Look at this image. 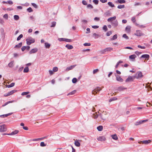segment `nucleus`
I'll list each match as a JSON object with an SVG mask.
<instances>
[{"label":"nucleus","mask_w":152,"mask_h":152,"mask_svg":"<svg viewBox=\"0 0 152 152\" xmlns=\"http://www.w3.org/2000/svg\"><path fill=\"white\" fill-rule=\"evenodd\" d=\"M82 22L84 24H86L87 23V21L86 20L84 19L82 20Z\"/></svg>","instance_id":"nucleus-50"},{"label":"nucleus","mask_w":152,"mask_h":152,"mask_svg":"<svg viewBox=\"0 0 152 152\" xmlns=\"http://www.w3.org/2000/svg\"><path fill=\"white\" fill-rule=\"evenodd\" d=\"M45 47L47 48H49L50 46V44L48 42H45Z\"/></svg>","instance_id":"nucleus-25"},{"label":"nucleus","mask_w":152,"mask_h":152,"mask_svg":"<svg viewBox=\"0 0 152 152\" xmlns=\"http://www.w3.org/2000/svg\"><path fill=\"white\" fill-rule=\"evenodd\" d=\"M125 6L124 5H118V9H122L124 8Z\"/></svg>","instance_id":"nucleus-45"},{"label":"nucleus","mask_w":152,"mask_h":152,"mask_svg":"<svg viewBox=\"0 0 152 152\" xmlns=\"http://www.w3.org/2000/svg\"><path fill=\"white\" fill-rule=\"evenodd\" d=\"M113 24L114 26H117L118 24L117 21V20L115 21L113 23Z\"/></svg>","instance_id":"nucleus-51"},{"label":"nucleus","mask_w":152,"mask_h":152,"mask_svg":"<svg viewBox=\"0 0 152 152\" xmlns=\"http://www.w3.org/2000/svg\"><path fill=\"white\" fill-rule=\"evenodd\" d=\"M8 66L10 67H12L14 66V61H11L8 64Z\"/></svg>","instance_id":"nucleus-20"},{"label":"nucleus","mask_w":152,"mask_h":152,"mask_svg":"<svg viewBox=\"0 0 152 152\" xmlns=\"http://www.w3.org/2000/svg\"><path fill=\"white\" fill-rule=\"evenodd\" d=\"M136 57V56L134 55H132L129 56V58L131 59H134Z\"/></svg>","instance_id":"nucleus-26"},{"label":"nucleus","mask_w":152,"mask_h":152,"mask_svg":"<svg viewBox=\"0 0 152 152\" xmlns=\"http://www.w3.org/2000/svg\"><path fill=\"white\" fill-rule=\"evenodd\" d=\"M143 123L142 121H140L138 122H137L135 123V125H138Z\"/></svg>","instance_id":"nucleus-29"},{"label":"nucleus","mask_w":152,"mask_h":152,"mask_svg":"<svg viewBox=\"0 0 152 152\" xmlns=\"http://www.w3.org/2000/svg\"><path fill=\"white\" fill-rule=\"evenodd\" d=\"M93 2L95 4H97L98 3L99 1L97 0H94L93 1Z\"/></svg>","instance_id":"nucleus-58"},{"label":"nucleus","mask_w":152,"mask_h":152,"mask_svg":"<svg viewBox=\"0 0 152 152\" xmlns=\"http://www.w3.org/2000/svg\"><path fill=\"white\" fill-rule=\"evenodd\" d=\"M26 43L28 45H30L31 43L35 42V39L31 37H29L26 39Z\"/></svg>","instance_id":"nucleus-1"},{"label":"nucleus","mask_w":152,"mask_h":152,"mask_svg":"<svg viewBox=\"0 0 152 152\" xmlns=\"http://www.w3.org/2000/svg\"><path fill=\"white\" fill-rule=\"evenodd\" d=\"M85 46H89L91 45V44L90 43H86L84 44Z\"/></svg>","instance_id":"nucleus-55"},{"label":"nucleus","mask_w":152,"mask_h":152,"mask_svg":"<svg viewBox=\"0 0 152 152\" xmlns=\"http://www.w3.org/2000/svg\"><path fill=\"white\" fill-rule=\"evenodd\" d=\"M92 117H93V118H94V119L97 118L98 117V115L97 114V112L93 114L92 115Z\"/></svg>","instance_id":"nucleus-22"},{"label":"nucleus","mask_w":152,"mask_h":152,"mask_svg":"<svg viewBox=\"0 0 152 152\" xmlns=\"http://www.w3.org/2000/svg\"><path fill=\"white\" fill-rule=\"evenodd\" d=\"M100 116L101 118L104 120H105L106 118V115L105 114H100Z\"/></svg>","instance_id":"nucleus-16"},{"label":"nucleus","mask_w":152,"mask_h":152,"mask_svg":"<svg viewBox=\"0 0 152 152\" xmlns=\"http://www.w3.org/2000/svg\"><path fill=\"white\" fill-rule=\"evenodd\" d=\"M103 128V126H99L97 128V130L99 131H102Z\"/></svg>","instance_id":"nucleus-28"},{"label":"nucleus","mask_w":152,"mask_h":152,"mask_svg":"<svg viewBox=\"0 0 152 152\" xmlns=\"http://www.w3.org/2000/svg\"><path fill=\"white\" fill-rule=\"evenodd\" d=\"M23 37V35L22 34H20L17 38V40L18 41L20 40L21 38H22Z\"/></svg>","instance_id":"nucleus-41"},{"label":"nucleus","mask_w":152,"mask_h":152,"mask_svg":"<svg viewBox=\"0 0 152 152\" xmlns=\"http://www.w3.org/2000/svg\"><path fill=\"white\" fill-rule=\"evenodd\" d=\"M14 19L16 20H18L19 18V16L18 15H15L14 16Z\"/></svg>","instance_id":"nucleus-40"},{"label":"nucleus","mask_w":152,"mask_h":152,"mask_svg":"<svg viewBox=\"0 0 152 152\" xmlns=\"http://www.w3.org/2000/svg\"><path fill=\"white\" fill-rule=\"evenodd\" d=\"M38 50V49L37 48H34L32 49L29 52V53L30 54H32L33 53H35L37 52Z\"/></svg>","instance_id":"nucleus-8"},{"label":"nucleus","mask_w":152,"mask_h":152,"mask_svg":"<svg viewBox=\"0 0 152 152\" xmlns=\"http://www.w3.org/2000/svg\"><path fill=\"white\" fill-rule=\"evenodd\" d=\"M32 5L35 8H37V6L35 4L33 3H32Z\"/></svg>","instance_id":"nucleus-60"},{"label":"nucleus","mask_w":152,"mask_h":152,"mask_svg":"<svg viewBox=\"0 0 152 152\" xmlns=\"http://www.w3.org/2000/svg\"><path fill=\"white\" fill-rule=\"evenodd\" d=\"M26 46H23L22 48H21V50H22L23 51H24L25 49H26Z\"/></svg>","instance_id":"nucleus-63"},{"label":"nucleus","mask_w":152,"mask_h":152,"mask_svg":"<svg viewBox=\"0 0 152 152\" xmlns=\"http://www.w3.org/2000/svg\"><path fill=\"white\" fill-rule=\"evenodd\" d=\"M134 35L137 36H141L143 35L144 34L141 32V31L139 30H137L136 32L134 34Z\"/></svg>","instance_id":"nucleus-5"},{"label":"nucleus","mask_w":152,"mask_h":152,"mask_svg":"<svg viewBox=\"0 0 152 152\" xmlns=\"http://www.w3.org/2000/svg\"><path fill=\"white\" fill-rule=\"evenodd\" d=\"M149 58V56L147 54H144L142 55L140 58H145V60H148Z\"/></svg>","instance_id":"nucleus-12"},{"label":"nucleus","mask_w":152,"mask_h":152,"mask_svg":"<svg viewBox=\"0 0 152 152\" xmlns=\"http://www.w3.org/2000/svg\"><path fill=\"white\" fill-rule=\"evenodd\" d=\"M99 69H94L93 71V74H95V73H96L99 71Z\"/></svg>","instance_id":"nucleus-48"},{"label":"nucleus","mask_w":152,"mask_h":152,"mask_svg":"<svg viewBox=\"0 0 152 152\" xmlns=\"http://www.w3.org/2000/svg\"><path fill=\"white\" fill-rule=\"evenodd\" d=\"M126 88H124L123 87H119L118 88V90L121 91H124V89H126Z\"/></svg>","instance_id":"nucleus-37"},{"label":"nucleus","mask_w":152,"mask_h":152,"mask_svg":"<svg viewBox=\"0 0 152 152\" xmlns=\"http://www.w3.org/2000/svg\"><path fill=\"white\" fill-rule=\"evenodd\" d=\"M117 35L116 34H115L113 37L111 39V40H114L117 38Z\"/></svg>","instance_id":"nucleus-43"},{"label":"nucleus","mask_w":152,"mask_h":152,"mask_svg":"<svg viewBox=\"0 0 152 152\" xmlns=\"http://www.w3.org/2000/svg\"><path fill=\"white\" fill-rule=\"evenodd\" d=\"M19 132V131L18 130H15L14 131L10 133H9L7 135H13L17 134Z\"/></svg>","instance_id":"nucleus-10"},{"label":"nucleus","mask_w":152,"mask_h":152,"mask_svg":"<svg viewBox=\"0 0 152 152\" xmlns=\"http://www.w3.org/2000/svg\"><path fill=\"white\" fill-rule=\"evenodd\" d=\"M97 140L98 141H103L106 140V138L104 136H100L97 138Z\"/></svg>","instance_id":"nucleus-9"},{"label":"nucleus","mask_w":152,"mask_h":152,"mask_svg":"<svg viewBox=\"0 0 152 152\" xmlns=\"http://www.w3.org/2000/svg\"><path fill=\"white\" fill-rule=\"evenodd\" d=\"M112 33L111 31H109L107 33L106 35L107 36H109L112 34Z\"/></svg>","instance_id":"nucleus-52"},{"label":"nucleus","mask_w":152,"mask_h":152,"mask_svg":"<svg viewBox=\"0 0 152 152\" xmlns=\"http://www.w3.org/2000/svg\"><path fill=\"white\" fill-rule=\"evenodd\" d=\"M76 92V91L75 90H74L72 91L71 92L68 93L67 94V96H69L70 95H73L74 94H75Z\"/></svg>","instance_id":"nucleus-36"},{"label":"nucleus","mask_w":152,"mask_h":152,"mask_svg":"<svg viewBox=\"0 0 152 152\" xmlns=\"http://www.w3.org/2000/svg\"><path fill=\"white\" fill-rule=\"evenodd\" d=\"M77 82V79L76 78H73L72 80V82L73 83H75Z\"/></svg>","instance_id":"nucleus-47"},{"label":"nucleus","mask_w":152,"mask_h":152,"mask_svg":"<svg viewBox=\"0 0 152 152\" xmlns=\"http://www.w3.org/2000/svg\"><path fill=\"white\" fill-rule=\"evenodd\" d=\"M151 140H145L143 141H141L142 143L145 144H148L151 142Z\"/></svg>","instance_id":"nucleus-15"},{"label":"nucleus","mask_w":152,"mask_h":152,"mask_svg":"<svg viewBox=\"0 0 152 152\" xmlns=\"http://www.w3.org/2000/svg\"><path fill=\"white\" fill-rule=\"evenodd\" d=\"M65 47L69 50L72 49L73 48V46L72 45L68 44L66 45Z\"/></svg>","instance_id":"nucleus-21"},{"label":"nucleus","mask_w":152,"mask_h":152,"mask_svg":"<svg viewBox=\"0 0 152 152\" xmlns=\"http://www.w3.org/2000/svg\"><path fill=\"white\" fill-rule=\"evenodd\" d=\"M101 88L100 87H97L92 91V93L93 94L95 95L98 92L101 91Z\"/></svg>","instance_id":"nucleus-4"},{"label":"nucleus","mask_w":152,"mask_h":152,"mask_svg":"<svg viewBox=\"0 0 152 152\" xmlns=\"http://www.w3.org/2000/svg\"><path fill=\"white\" fill-rule=\"evenodd\" d=\"M93 37H94V38L96 39L98 38L99 37H100V35L97 34L95 33H94L93 35Z\"/></svg>","instance_id":"nucleus-23"},{"label":"nucleus","mask_w":152,"mask_h":152,"mask_svg":"<svg viewBox=\"0 0 152 152\" xmlns=\"http://www.w3.org/2000/svg\"><path fill=\"white\" fill-rule=\"evenodd\" d=\"M53 70L54 72H57L58 70V68L57 67H54L53 68Z\"/></svg>","instance_id":"nucleus-46"},{"label":"nucleus","mask_w":152,"mask_h":152,"mask_svg":"<svg viewBox=\"0 0 152 152\" xmlns=\"http://www.w3.org/2000/svg\"><path fill=\"white\" fill-rule=\"evenodd\" d=\"M12 114V113H9L7 114H5V115H0V117L1 118H4L5 117H7L9 115H11Z\"/></svg>","instance_id":"nucleus-19"},{"label":"nucleus","mask_w":152,"mask_h":152,"mask_svg":"<svg viewBox=\"0 0 152 152\" xmlns=\"http://www.w3.org/2000/svg\"><path fill=\"white\" fill-rule=\"evenodd\" d=\"M13 55L14 57L16 58L18 56L19 54L16 53H14L13 54Z\"/></svg>","instance_id":"nucleus-61"},{"label":"nucleus","mask_w":152,"mask_h":152,"mask_svg":"<svg viewBox=\"0 0 152 152\" xmlns=\"http://www.w3.org/2000/svg\"><path fill=\"white\" fill-rule=\"evenodd\" d=\"M123 37L125 38L126 39H129V38L128 36H127L126 34H124L123 35Z\"/></svg>","instance_id":"nucleus-42"},{"label":"nucleus","mask_w":152,"mask_h":152,"mask_svg":"<svg viewBox=\"0 0 152 152\" xmlns=\"http://www.w3.org/2000/svg\"><path fill=\"white\" fill-rule=\"evenodd\" d=\"M79 140H75V145L77 147H80V143L78 141Z\"/></svg>","instance_id":"nucleus-14"},{"label":"nucleus","mask_w":152,"mask_h":152,"mask_svg":"<svg viewBox=\"0 0 152 152\" xmlns=\"http://www.w3.org/2000/svg\"><path fill=\"white\" fill-rule=\"evenodd\" d=\"M56 22H52V25L51 26V27H54L56 26Z\"/></svg>","instance_id":"nucleus-44"},{"label":"nucleus","mask_w":152,"mask_h":152,"mask_svg":"<svg viewBox=\"0 0 152 152\" xmlns=\"http://www.w3.org/2000/svg\"><path fill=\"white\" fill-rule=\"evenodd\" d=\"M132 21L134 23L136 21L135 20V17H133L132 18Z\"/></svg>","instance_id":"nucleus-57"},{"label":"nucleus","mask_w":152,"mask_h":152,"mask_svg":"<svg viewBox=\"0 0 152 152\" xmlns=\"http://www.w3.org/2000/svg\"><path fill=\"white\" fill-rule=\"evenodd\" d=\"M22 42H20L18 44V45H16L15 46V48H19L22 45Z\"/></svg>","instance_id":"nucleus-31"},{"label":"nucleus","mask_w":152,"mask_h":152,"mask_svg":"<svg viewBox=\"0 0 152 152\" xmlns=\"http://www.w3.org/2000/svg\"><path fill=\"white\" fill-rule=\"evenodd\" d=\"M116 18V17L115 16H114L113 17H111L107 19V21L109 22H111L113 21V20H115Z\"/></svg>","instance_id":"nucleus-17"},{"label":"nucleus","mask_w":152,"mask_h":152,"mask_svg":"<svg viewBox=\"0 0 152 152\" xmlns=\"http://www.w3.org/2000/svg\"><path fill=\"white\" fill-rule=\"evenodd\" d=\"M131 27L130 26H127L125 28V30L127 33H129Z\"/></svg>","instance_id":"nucleus-13"},{"label":"nucleus","mask_w":152,"mask_h":152,"mask_svg":"<svg viewBox=\"0 0 152 152\" xmlns=\"http://www.w3.org/2000/svg\"><path fill=\"white\" fill-rule=\"evenodd\" d=\"M99 52L101 54H104L105 53L104 49L100 50L99 51Z\"/></svg>","instance_id":"nucleus-49"},{"label":"nucleus","mask_w":152,"mask_h":152,"mask_svg":"<svg viewBox=\"0 0 152 152\" xmlns=\"http://www.w3.org/2000/svg\"><path fill=\"white\" fill-rule=\"evenodd\" d=\"M115 76L117 81L120 82H122L123 81V80L119 75H115Z\"/></svg>","instance_id":"nucleus-11"},{"label":"nucleus","mask_w":152,"mask_h":152,"mask_svg":"<svg viewBox=\"0 0 152 152\" xmlns=\"http://www.w3.org/2000/svg\"><path fill=\"white\" fill-rule=\"evenodd\" d=\"M40 145L41 147H45L46 145V144H45L44 142H42L40 143Z\"/></svg>","instance_id":"nucleus-39"},{"label":"nucleus","mask_w":152,"mask_h":152,"mask_svg":"<svg viewBox=\"0 0 152 152\" xmlns=\"http://www.w3.org/2000/svg\"><path fill=\"white\" fill-rule=\"evenodd\" d=\"M111 137L113 140H116L118 139L117 136L116 134L112 135Z\"/></svg>","instance_id":"nucleus-18"},{"label":"nucleus","mask_w":152,"mask_h":152,"mask_svg":"<svg viewBox=\"0 0 152 152\" xmlns=\"http://www.w3.org/2000/svg\"><path fill=\"white\" fill-rule=\"evenodd\" d=\"M117 99V98L116 97H114L113 98H111L109 100V102H111L113 101H115Z\"/></svg>","instance_id":"nucleus-35"},{"label":"nucleus","mask_w":152,"mask_h":152,"mask_svg":"<svg viewBox=\"0 0 152 152\" xmlns=\"http://www.w3.org/2000/svg\"><path fill=\"white\" fill-rule=\"evenodd\" d=\"M105 52H107L110 51L111 50H112L113 48H112L109 47L104 49Z\"/></svg>","instance_id":"nucleus-24"},{"label":"nucleus","mask_w":152,"mask_h":152,"mask_svg":"<svg viewBox=\"0 0 152 152\" xmlns=\"http://www.w3.org/2000/svg\"><path fill=\"white\" fill-rule=\"evenodd\" d=\"M16 91V90H12V91H10L8 93V95L9 96L12 94H13Z\"/></svg>","instance_id":"nucleus-27"},{"label":"nucleus","mask_w":152,"mask_h":152,"mask_svg":"<svg viewBox=\"0 0 152 152\" xmlns=\"http://www.w3.org/2000/svg\"><path fill=\"white\" fill-rule=\"evenodd\" d=\"M103 29L105 31H106L107 30V26L106 25H104V26L103 28Z\"/></svg>","instance_id":"nucleus-53"},{"label":"nucleus","mask_w":152,"mask_h":152,"mask_svg":"<svg viewBox=\"0 0 152 152\" xmlns=\"http://www.w3.org/2000/svg\"><path fill=\"white\" fill-rule=\"evenodd\" d=\"M7 130L6 126L4 125H2L0 126V132H4Z\"/></svg>","instance_id":"nucleus-2"},{"label":"nucleus","mask_w":152,"mask_h":152,"mask_svg":"<svg viewBox=\"0 0 152 152\" xmlns=\"http://www.w3.org/2000/svg\"><path fill=\"white\" fill-rule=\"evenodd\" d=\"M137 47L139 48H140L141 49H145V46H142L140 45H138Z\"/></svg>","instance_id":"nucleus-59"},{"label":"nucleus","mask_w":152,"mask_h":152,"mask_svg":"<svg viewBox=\"0 0 152 152\" xmlns=\"http://www.w3.org/2000/svg\"><path fill=\"white\" fill-rule=\"evenodd\" d=\"M108 5L111 7H114L115 6L114 4H113V3L111 2H109L108 3Z\"/></svg>","instance_id":"nucleus-32"},{"label":"nucleus","mask_w":152,"mask_h":152,"mask_svg":"<svg viewBox=\"0 0 152 152\" xmlns=\"http://www.w3.org/2000/svg\"><path fill=\"white\" fill-rule=\"evenodd\" d=\"M135 24L140 28H144L145 27V26L143 25H140L139 24H137V23H135Z\"/></svg>","instance_id":"nucleus-34"},{"label":"nucleus","mask_w":152,"mask_h":152,"mask_svg":"<svg viewBox=\"0 0 152 152\" xmlns=\"http://www.w3.org/2000/svg\"><path fill=\"white\" fill-rule=\"evenodd\" d=\"M82 4L84 5H86L87 4V3L85 1L83 0L82 2Z\"/></svg>","instance_id":"nucleus-64"},{"label":"nucleus","mask_w":152,"mask_h":152,"mask_svg":"<svg viewBox=\"0 0 152 152\" xmlns=\"http://www.w3.org/2000/svg\"><path fill=\"white\" fill-rule=\"evenodd\" d=\"M135 77L134 76H129L127 78L126 80L125 81L126 83H128L130 82L133 81Z\"/></svg>","instance_id":"nucleus-6"},{"label":"nucleus","mask_w":152,"mask_h":152,"mask_svg":"<svg viewBox=\"0 0 152 152\" xmlns=\"http://www.w3.org/2000/svg\"><path fill=\"white\" fill-rule=\"evenodd\" d=\"M15 85V83H12L9 85H7V86L8 88H10L14 86Z\"/></svg>","instance_id":"nucleus-33"},{"label":"nucleus","mask_w":152,"mask_h":152,"mask_svg":"<svg viewBox=\"0 0 152 152\" xmlns=\"http://www.w3.org/2000/svg\"><path fill=\"white\" fill-rule=\"evenodd\" d=\"M134 77H135V78L139 79L142 77H143V75L141 72H138L136 73L135 76Z\"/></svg>","instance_id":"nucleus-3"},{"label":"nucleus","mask_w":152,"mask_h":152,"mask_svg":"<svg viewBox=\"0 0 152 152\" xmlns=\"http://www.w3.org/2000/svg\"><path fill=\"white\" fill-rule=\"evenodd\" d=\"M76 66V65H72L70 66L67 67L66 70L65 71L66 72H68L70 70L72 69L73 68H74Z\"/></svg>","instance_id":"nucleus-7"},{"label":"nucleus","mask_w":152,"mask_h":152,"mask_svg":"<svg viewBox=\"0 0 152 152\" xmlns=\"http://www.w3.org/2000/svg\"><path fill=\"white\" fill-rule=\"evenodd\" d=\"M28 93H29V92H23L21 94V95H23V96L27 94Z\"/></svg>","instance_id":"nucleus-54"},{"label":"nucleus","mask_w":152,"mask_h":152,"mask_svg":"<svg viewBox=\"0 0 152 152\" xmlns=\"http://www.w3.org/2000/svg\"><path fill=\"white\" fill-rule=\"evenodd\" d=\"M118 1L120 4L124 3L125 2V0H118Z\"/></svg>","instance_id":"nucleus-38"},{"label":"nucleus","mask_w":152,"mask_h":152,"mask_svg":"<svg viewBox=\"0 0 152 152\" xmlns=\"http://www.w3.org/2000/svg\"><path fill=\"white\" fill-rule=\"evenodd\" d=\"M29 71V69L28 66L26 67L23 70L24 72H28Z\"/></svg>","instance_id":"nucleus-30"},{"label":"nucleus","mask_w":152,"mask_h":152,"mask_svg":"<svg viewBox=\"0 0 152 152\" xmlns=\"http://www.w3.org/2000/svg\"><path fill=\"white\" fill-rule=\"evenodd\" d=\"M3 17L6 19H7L8 16V15L7 14H5L3 16Z\"/></svg>","instance_id":"nucleus-62"},{"label":"nucleus","mask_w":152,"mask_h":152,"mask_svg":"<svg viewBox=\"0 0 152 152\" xmlns=\"http://www.w3.org/2000/svg\"><path fill=\"white\" fill-rule=\"evenodd\" d=\"M64 41H66L67 42H71L72 41L71 39H65L64 38Z\"/></svg>","instance_id":"nucleus-56"}]
</instances>
